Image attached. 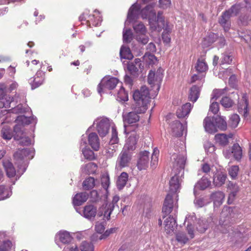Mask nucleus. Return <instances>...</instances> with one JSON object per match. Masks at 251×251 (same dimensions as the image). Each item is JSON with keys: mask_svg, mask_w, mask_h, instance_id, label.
Returning a JSON list of instances; mask_svg holds the SVG:
<instances>
[{"mask_svg": "<svg viewBox=\"0 0 251 251\" xmlns=\"http://www.w3.org/2000/svg\"><path fill=\"white\" fill-rule=\"evenodd\" d=\"M133 98L136 103L137 112L140 113H144L147 109L151 99L148 87L143 86L139 90L135 91Z\"/></svg>", "mask_w": 251, "mask_h": 251, "instance_id": "nucleus-1", "label": "nucleus"}, {"mask_svg": "<svg viewBox=\"0 0 251 251\" xmlns=\"http://www.w3.org/2000/svg\"><path fill=\"white\" fill-rule=\"evenodd\" d=\"M233 208L231 207H224L221 213L219 220L220 230L223 233L229 232L231 228V224L234 217Z\"/></svg>", "mask_w": 251, "mask_h": 251, "instance_id": "nucleus-2", "label": "nucleus"}, {"mask_svg": "<svg viewBox=\"0 0 251 251\" xmlns=\"http://www.w3.org/2000/svg\"><path fill=\"white\" fill-rule=\"evenodd\" d=\"M241 10L240 4H235L231 7L230 9L223 13L219 20V24L223 27L224 30L226 32L229 30L230 27V19L233 15H237Z\"/></svg>", "mask_w": 251, "mask_h": 251, "instance_id": "nucleus-3", "label": "nucleus"}, {"mask_svg": "<svg viewBox=\"0 0 251 251\" xmlns=\"http://www.w3.org/2000/svg\"><path fill=\"white\" fill-rule=\"evenodd\" d=\"M94 13L95 14L90 13L88 11L83 12L79 17L82 24L90 27L98 26L101 21L100 14L96 11Z\"/></svg>", "mask_w": 251, "mask_h": 251, "instance_id": "nucleus-4", "label": "nucleus"}, {"mask_svg": "<svg viewBox=\"0 0 251 251\" xmlns=\"http://www.w3.org/2000/svg\"><path fill=\"white\" fill-rule=\"evenodd\" d=\"M133 29L136 33V39L143 44H147L149 41V38L147 36V28L142 23H135L133 25Z\"/></svg>", "mask_w": 251, "mask_h": 251, "instance_id": "nucleus-5", "label": "nucleus"}, {"mask_svg": "<svg viewBox=\"0 0 251 251\" xmlns=\"http://www.w3.org/2000/svg\"><path fill=\"white\" fill-rule=\"evenodd\" d=\"M132 152L122 150L117 161V166L120 169L128 167L132 159Z\"/></svg>", "mask_w": 251, "mask_h": 251, "instance_id": "nucleus-6", "label": "nucleus"}, {"mask_svg": "<svg viewBox=\"0 0 251 251\" xmlns=\"http://www.w3.org/2000/svg\"><path fill=\"white\" fill-rule=\"evenodd\" d=\"M119 83V80L115 77L109 79L103 78L98 86V92L101 94L106 89H113Z\"/></svg>", "mask_w": 251, "mask_h": 251, "instance_id": "nucleus-7", "label": "nucleus"}, {"mask_svg": "<svg viewBox=\"0 0 251 251\" xmlns=\"http://www.w3.org/2000/svg\"><path fill=\"white\" fill-rule=\"evenodd\" d=\"M150 152L144 151L140 152L137 163V167L140 171L146 170L148 167Z\"/></svg>", "mask_w": 251, "mask_h": 251, "instance_id": "nucleus-8", "label": "nucleus"}, {"mask_svg": "<svg viewBox=\"0 0 251 251\" xmlns=\"http://www.w3.org/2000/svg\"><path fill=\"white\" fill-rule=\"evenodd\" d=\"M163 77V70L159 69L156 73L151 71L148 75V81L150 85H159Z\"/></svg>", "mask_w": 251, "mask_h": 251, "instance_id": "nucleus-9", "label": "nucleus"}, {"mask_svg": "<svg viewBox=\"0 0 251 251\" xmlns=\"http://www.w3.org/2000/svg\"><path fill=\"white\" fill-rule=\"evenodd\" d=\"M153 4H149L140 11L142 18L148 19L150 24H151V20H155L156 18V12L153 9Z\"/></svg>", "mask_w": 251, "mask_h": 251, "instance_id": "nucleus-10", "label": "nucleus"}, {"mask_svg": "<svg viewBox=\"0 0 251 251\" xmlns=\"http://www.w3.org/2000/svg\"><path fill=\"white\" fill-rule=\"evenodd\" d=\"M249 101L246 94H244L242 97V99L238 103V111L243 115L244 117H247L249 113Z\"/></svg>", "mask_w": 251, "mask_h": 251, "instance_id": "nucleus-11", "label": "nucleus"}, {"mask_svg": "<svg viewBox=\"0 0 251 251\" xmlns=\"http://www.w3.org/2000/svg\"><path fill=\"white\" fill-rule=\"evenodd\" d=\"M173 207V197L171 195L168 194L165 198L162 207V213L164 214L163 218L169 215L172 211Z\"/></svg>", "mask_w": 251, "mask_h": 251, "instance_id": "nucleus-12", "label": "nucleus"}, {"mask_svg": "<svg viewBox=\"0 0 251 251\" xmlns=\"http://www.w3.org/2000/svg\"><path fill=\"white\" fill-rule=\"evenodd\" d=\"M226 174L221 171L217 170L214 173L213 183L217 187H221L225 184L226 179Z\"/></svg>", "mask_w": 251, "mask_h": 251, "instance_id": "nucleus-13", "label": "nucleus"}, {"mask_svg": "<svg viewBox=\"0 0 251 251\" xmlns=\"http://www.w3.org/2000/svg\"><path fill=\"white\" fill-rule=\"evenodd\" d=\"M138 139V137L135 134L130 135L127 138L123 150L132 152L136 148Z\"/></svg>", "mask_w": 251, "mask_h": 251, "instance_id": "nucleus-14", "label": "nucleus"}, {"mask_svg": "<svg viewBox=\"0 0 251 251\" xmlns=\"http://www.w3.org/2000/svg\"><path fill=\"white\" fill-rule=\"evenodd\" d=\"M227 188L230 191L227 201L228 203L230 204L233 203L237 193L239 191L240 188L237 184L231 181H229Z\"/></svg>", "mask_w": 251, "mask_h": 251, "instance_id": "nucleus-15", "label": "nucleus"}, {"mask_svg": "<svg viewBox=\"0 0 251 251\" xmlns=\"http://www.w3.org/2000/svg\"><path fill=\"white\" fill-rule=\"evenodd\" d=\"M140 7L136 3L133 4L129 8L127 20L129 22H132L137 20L140 13Z\"/></svg>", "mask_w": 251, "mask_h": 251, "instance_id": "nucleus-16", "label": "nucleus"}, {"mask_svg": "<svg viewBox=\"0 0 251 251\" xmlns=\"http://www.w3.org/2000/svg\"><path fill=\"white\" fill-rule=\"evenodd\" d=\"M45 72L39 70L36 73L35 76L31 82L32 88H36L41 85L45 80Z\"/></svg>", "mask_w": 251, "mask_h": 251, "instance_id": "nucleus-17", "label": "nucleus"}, {"mask_svg": "<svg viewBox=\"0 0 251 251\" xmlns=\"http://www.w3.org/2000/svg\"><path fill=\"white\" fill-rule=\"evenodd\" d=\"M2 165L8 177L11 178L15 176L16 170L9 160L4 159L2 161Z\"/></svg>", "mask_w": 251, "mask_h": 251, "instance_id": "nucleus-18", "label": "nucleus"}, {"mask_svg": "<svg viewBox=\"0 0 251 251\" xmlns=\"http://www.w3.org/2000/svg\"><path fill=\"white\" fill-rule=\"evenodd\" d=\"M233 135L231 133L227 135L224 133L217 134L215 136V140L220 145L225 146L228 144L229 139L233 138Z\"/></svg>", "mask_w": 251, "mask_h": 251, "instance_id": "nucleus-19", "label": "nucleus"}, {"mask_svg": "<svg viewBox=\"0 0 251 251\" xmlns=\"http://www.w3.org/2000/svg\"><path fill=\"white\" fill-rule=\"evenodd\" d=\"M89 195L87 192L77 193L73 198V203L75 206H80L88 200Z\"/></svg>", "mask_w": 251, "mask_h": 251, "instance_id": "nucleus-20", "label": "nucleus"}, {"mask_svg": "<svg viewBox=\"0 0 251 251\" xmlns=\"http://www.w3.org/2000/svg\"><path fill=\"white\" fill-rule=\"evenodd\" d=\"M192 106L190 103L187 102L179 108L176 112L177 117L178 118H183L187 116L191 110Z\"/></svg>", "mask_w": 251, "mask_h": 251, "instance_id": "nucleus-21", "label": "nucleus"}, {"mask_svg": "<svg viewBox=\"0 0 251 251\" xmlns=\"http://www.w3.org/2000/svg\"><path fill=\"white\" fill-rule=\"evenodd\" d=\"M203 126L206 132L213 133L217 131L215 123H213L211 118L206 117L203 121Z\"/></svg>", "mask_w": 251, "mask_h": 251, "instance_id": "nucleus-22", "label": "nucleus"}, {"mask_svg": "<svg viewBox=\"0 0 251 251\" xmlns=\"http://www.w3.org/2000/svg\"><path fill=\"white\" fill-rule=\"evenodd\" d=\"M136 110V112H130L124 116V121L125 123L128 124H132L138 122L139 121L140 117Z\"/></svg>", "mask_w": 251, "mask_h": 251, "instance_id": "nucleus-23", "label": "nucleus"}, {"mask_svg": "<svg viewBox=\"0 0 251 251\" xmlns=\"http://www.w3.org/2000/svg\"><path fill=\"white\" fill-rule=\"evenodd\" d=\"M195 68L199 74H205L208 69V65L203 57L199 58L195 65Z\"/></svg>", "mask_w": 251, "mask_h": 251, "instance_id": "nucleus-24", "label": "nucleus"}, {"mask_svg": "<svg viewBox=\"0 0 251 251\" xmlns=\"http://www.w3.org/2000/svg\"><path fill=\"white\" fill-rule=\"evenodd\" d=\"M173 156L174 160L173 167L177 169H183L186 162L185 157L180 154H174Z\"/></svg>", "mask_w": 251, "mask_h": 251, "instance_id": "nucleus-25", "label": "nucleus"}, {"mask_svg": "<svg viewBox=\"0 0 251 251\" xmlns=\"http://www.w3.org/2000/svg\"><path fill=\"white\" fill-rule=\"evenodd\" d=\"M88 142L92 148L97 151L100 149V141L99 137L96 133H91L88 136Z\"/></svg>", "mask_w": 251, "mask_h": 251, "instance_id": "nucleus-26", "label": "nucleus"}, {"mask_svg": "<svg viewBox=\"0 0 251 251\" xmlns=\"http://www.w3.org/2000/svg\"><path fill=\"white\" fill-rule=\"evenodd\" d=\"M97 211V209L96 207L93 205L89 204L84 207L83 213L86 218L90 219L96 216Z\"/></svg>", "mask_w": 251, "mask_h": 251, "instance_id": "nucleus-27", "label": "nucleus"}, {"mask_svg": "<svg viewBox=\"0 0 251 251\" xmlns=\"http://www.w3.org/2000/svg\"><path fill=\"white\" fill-rule=\"evenodd\" d=\"M165 229L167 233H170L173 232L176 226V221L173 216H170L164 221Z\"/></svg>", "mask_w": 251, "mask_h": 251, "instance_id": "nucleus-28", "label": "nucleus"}, {"mask_svg": "<svg viewBox=\"0 0 251 251\" xmlns=\"http://www.w3.org/2000/svg\"><path fill=\"white\" fill-rule=\"evenodd\" d=\"M210 198L215 205L219 206L222 204L224 201L225 194L221 191H217L212 193Z\"/></svg>", "mask_w": 251, "mask_h": 251, "instance_id": "nucleus-29", "label": "nucleus"}, {"mask_svg": "<svg viewBox=\"0 0 251 251\" xmlns=\"http://www.w3.org/2000/svg\"><path fill=\"white\" fill-rule=\"evenodd\" d=\"M109 124L108 123L100 121L97 126L98 132L101 137H104L108 132Z\"/></svg>", "mask_w": 251, "mask_h": 251, "instance_id": "nucleus-30", "label": "nucleus"}, {"mask_svg": "<svg viewBox=\"0 0 251 251\" xmlns=\"http://www.w3.org/2000/svg\"><path fill=\"white\" fill-rule=\"evenodd\" d=\"M128 179V175L126 172H122L118 176L116 184L118 188L122 189L126 185Z\"/></svg>", "mask_w": 251, "mask_h": 251, "instance_id": "nucleus-31", "label": "nucleus"}, {"mask_svg": "<svg viewBox=\"0 0 251 251\" xmlns=\"http://www.w3.org/2000/svg\"><path fill=\"white\" fill-rule=\"evenodd\" d=\"M200 94V88L196 85L192 86L189 91V100L194 102L197 101Z\"/></svg>", "mask_w": 251, "mask_h": 251, "instance_id": "nucleus-32", "label": "nucleus"}, {"mask_svg": "<svg viewBox=\"0 0 251 251\" xmlns=\"http://www.w3.org/2000/svg\"><path fill=\"white\" fill-rule=\"evenodd\" d=\"M231 153L235 160L240 161L242 157V150L237 143L234 144L231 148Z\"/></svg>", "mask_w": 251, "mask_h": 251, "instance_id": "nucleus-33", "label": "nucleus"}, {"mask_svg": "<svg viewBox=\"0 0 251 251\" xmlns=\"http://www.w3.org/2000/svg\"><path fill=\"white\" fill-rule=\"evenodd\" d=\"M180 189V183L177 175L172 176L170 180V190L172 193H176Z\"/></svg>", "mask_w": 251, "mask_h": 251, "instance_id": "nucleus-34", "label": "nucleus"}, {"mask_svg": "<svg viewBox=\"0 0 251 251\" xmlns=\"http://www.w3.org/2000/svg\"><path fill=\"white\" fill-rule=\"evenodd\" d=\"M113 203L106 204L105 206L100 208V212L101 213V215H103L104 218H105L107 220H109L110 218V215L113 210Z\"/></svg>", "mask_w": 251, "mask_h": 251, "instance_id": "nucleus-35", "label": "nucleus"}, {"mask_svg": "<svg viewBox=\"0 0 251 251\" xmlns=\"http://www.w3.org/2000/svg\"><path fill=\"white\" fill-rule=\"evenodd\" d=\"M216 126V128H218L221 130L225 131L227 128V124L225 119L220 116H218L214 119Z\"/></svg>", "mask_w": 251, "mask_h": 251, "instance_id": "nucleus-36", "label": "nucleus"}, {"mask_svg": "<svg viewBox=\"0 0 251 251\" xmlns=\"http://www.w3.org/2000/svg\"><path fill=\"white\" fill-rule=\"evenodd\" d=\"M29 153V150L27 149H19L14 154V158L16 160H22L26 157Z\"/></svg>", "mask_w": 251, "mask_h": 251, "instance_id": "nucleus-37", "label": "nucleus"}, {"mask_svg": "<svg viewBox=\"0 0 251 251\" xmlns=\"http://www.w3.org/2000/svg\"><path fill=\"white\" fill-rule=\"evenodd\" d=\"M12 194L10 188L3 185H0V201L9 198Z\"/></svg>", "mask_w": 251, "mask_h": 251, "instance_id": "nucleus-38", "label": "nucleus"}, {"mask_svg": "<svg viewBox=\"0 0 251 251\" xmlns=\"http://www.w3.org/2000/svg\"><path fill=\"white\" fill-rule=\"evenodd\" d=\"M59 240L64 244H68L71 242L73 239L70 233L66 231H60L58 233Z\"/></svg>", "mask_w": 251, "mask_h": 251, "instance_id": "nucleus-39", "label": "nucleus"}, {"mask_svg": "<svg viewBox=\"0 0 251 251\" xmlns=\"http://www.w3.org/2000/svg\"><path fill=\"white\" fill-rule=\"evenodd\" d=\"M120 54L122 58L131 60L133 57L130 49L125 46H122L121 48Z\"/></svg>", "mask_w": 251, "mask_h": 251, "instance_id": "nucleus-40", "label": "nucleus"}, {"mask_svg": "<svg viewBox=\"0 0 251 251\" xmlns=\"http://www.w3.org/2000/svg\"><path fill=\"white\" fill-rule=\"evenodd\" d=\"M22 126L20 125H17L14 127L13 137L15 140H20L25 135V133L22 129Z\"/></svg>", "mask_w": 251, "mask_h": 251, "instance_id": "nucleus-41", "label": "nucleus"}, {"mask_svg": "<svg viewBox=\"0 0 251 251\" xmlns=\"http://www.w3.org/2000/svg\"><path fill=\"white\" fill-rule=\"evenodd\" d=\"M1 133L3 139L6 140H10L13 137V133L12 129L8 126H3Z\"/></svg>", "mask_w": 251, "mask_h": 251, "instance_id": "nucleus-42", "label": "nucleus"}, {"mask_svg": "<svg viewBox=\"0 0 251 251\" xmlns=\"http://www.w3.org/2000/svg\"><path fill=\"white\" fill-rule=\"evenodd\" d=\"M117 99L119 101H127L128 100V93L122 86H121L120 89L118 90Z\"/></svg>", "mask_w": 251, "mask_h": 251, "instance_id": "nucleus-43", "label": "nucleus"}, {"mask_svg": "<svg viewBox=\"0 0 251 251\" xmlns=\"http://www.w3.org/2000/svg\"><path fill=\"white\" fill-rule=\"evenodd\" d=\"M163 13L161 11H159L157 13V24L158 30L164 29V28L167 27L166 25L164 17L162 16Z\"/></svg>", "mask_w": 251, "mask_h": 251, "instance_id": "nucleus-44", "label": "nucleus"}, {"mask_svg": "<svg viewBox=\"0 0 251 251\" xmlns=\"http://www.w3.org/2000/svg\"><path fill=\"white\" fill-rule=\"evenodd\" d=\"M95 185V179L92 177L86 178L83 182L82 186L84 190H89L92 189Z\"/></svg>", "mask_w": 251, "mask_h": 251, "instance_id": "nucleus-45", "label": "nucleus"}, {"mask_svg": "<svg viewBox=\"0 0 251 251\" xmlns=\"http://www.w3.org/2000/svg\"><path fill=\"white\" fill-rule=\"evenodd\" d=\"M159 153V150L157 148H155L153 151L151 162V166L153 168H155L157 165Z\"/></svg>", "mask_w": 251, "mask_h": 251, "instance_id": "nucleus-46", "label": "nucleus"}, {"mask_svg": "<svg viewBox=\"0 0 251 251\" xmlns=\"http://www.w3.org/2000/svg\"><path fill=\"white\" fill-rule=\"evenodd\" d=\"M118 146L117 145H110L109 144L108 146L105 149V155L107 158H111L113 157L117 150Z\"/></svg>", "mask_w": 251, "mask_h": 251, "instance_id": "nucleus-47", "label": "nucleus"}, {"mask_svg": "<svg viewBox=\"0 0 251 251\" xmlns=\"http://www.w3.org/2000/svg\"><path fill=\"white\" fill-rule=\"evenodd\" d=\"M211 184V181L206 177H202L197 183V186L201 190H204Z\"/></svg>", "mask_w": 251, "mask_h": 251, "instance_id": "nucleus-48", "label": "nucleus"}, {"mask_svg": "<svg viewBox=\"0 0 251 251\" xmlns=\"http://www.w3.org/2000/svg\"><path fill=\"white\" fill-rule=\"evenodd\" d=\"M84 158L89 160H93L96 159L94 152L89 148H85L82 151Z\"/></svg>", "mask_w": 251, "mask_h": 251, "instance_id": "nucleus-49", "label": "nucleus"}, {"mask_svg": "<svg viewBox=\"0 0 251 251\" xmlns=\"http://www.w3.org/2000/svg\"><path fill=\"white\" fill-rule=\"evenodd\" d=\"M101 184L102 187L107 191L110 185V177L107 173H105L101 175Z\"/></svg>", "mask_w": 251, "mask_h": 251, "instance_id": "nucleus-50", "label": "nucleus"}, {"mask_svg": "<svg viewBox=\"0 0 251 251\" xmlns=\"http://www.w3.org/2000/svg\"><path fill=\"white\" fill-rule=\"evenodd\" d=\"M119 142V138L118 137V132L116 129V126H113L112 127L111 131V137L110 138L109 144L113 145L118 144Z\"/></svg>", "mask_w": 251, "mask_h": 251, "instance_id": "nucleus-51", "label": "nucleus"}, {"mask_svg": "<svg viewBox=\"0 0 251 251\" xmlns=\"http://www.w3.org/2000/svg\"><path fill=\"white\" fill-rule=\"evenodd\" d=\"M176 241L182 245L185 244L188 241V238L183 232H178L176 235Z\"/></svg>", "mask_w": 251, "mask_h": 251, "instance_id": "nucleus-52", "label": "nucleus"}, {"mask_svg": "<svg viewBox=\"0 0 251 251\" xmlns=\"http://www.w3.org/2000/svg\"><path fill=\"white\" fill-rule=\"evenodd\" d=\"M239 122V116L236 114H234L230 117L229 125L232 128H235L238 126Z\"/></svg>", "mask_w": 251, "mask_h": 251, "instance_id": "nucleus-53", "label": "nucleus"}, {"mask_svg": "<svg viewBox=\"0 0 251 251\" xmlns=\"http://www.w3.org/2000/svg\"><path fill=\"white\" fill-rule=\"evenodd\" d=\"M239 171V166L237 165H233L229 168L228 172L229 176L233 179H235L238 174Z\"/></svg>", "mask_w": 251, "mask_h": 251, "instance_id": "nucleus-54", "label": "nucleus"}, {"mask_svg": "<svg viewBox=\"0 0 251 251\" xmlns=\"http://www.w3.org/2000/svg\"><path fill=\"white\" fill-rule=\"evenodd\" d=\"M15 121L18 123L17 125H20L22 126L25 125H29L31 123L30 118L25 117L24 115H21L17 117Z\"/></svg>", "mask_w": 251, "mask_h": 251, "instance_id": "nucleus-55", "label": "nucleus"}, {"mask_svg": "<svg viewBox=\"0 0 251 251\" xmlns=\"http://www.w3.org/2000/svg\"><path fill=\"white\" fill-rule=\"evenodd\" d=\"M198 224V225L197 226V229L201 233L205 232L208 228L209 226L208 223L206 220H200Z\"/></svg>", "mask_w": 251, "mask_h": 251, "instance_id": "nucleus-56", "label": "nucleus"}, {"mask_svg": "<svg viewBox=\"0 0 251 251\" xmlns=\"http://www.w3.org/2000/svg\"><path fill=\"white\" fill-rule=\"evenodd\" d=\"M171 127L173 132L175 133L176 135H178L180 134V133L177 134V132L181 131L182 128V125L180 121L178 120L174 121L171 124Z\"/></svg>", "mask_w": 251, "mask_h": 251, "instance_id": "nucleus-57", "label": "nucleus"}, {"mask_svg": "<svg viewBox=\"0 0 251 251\" xmlns=\"http://www.w3.org/2000/svg\"><path fill=\"white\" fill-rule=\"evenodd\" d=\"M79 250L81 251H94V246L91 243L83 241L79 246Z\"/></svg>", "mask_w": 251, "mask_h": 251, "instance_id": "nucleus-58", "label": "nucleus"}, {"mask_svg": "<svg viewBox=\"0 0 251 251\" xmlns=\"http://www.w3.org/2000/svg\"><path fill=\"white\" fill-rule=\"evenodd\" d=\"M133 38V33L130 29H126L123 31V41L124 42L129 43Z\"/></svg>", "mask_w": 251, "mask_h": 251, "instance_id": "nucleus-59", "label": "nucleus"}, {"mask_svg": "<svg viewBox=\"0 0 251 251\" xmlns=\"http://www.w3.org/2000/svg\"><path fill=\"white\" fill-rule=\"evenodd\" d=\"M221 103L224 107L230 108L233 105L234 102L230 98L225 97L221 100Z\"/></svg>", "mask_w": 251, "mask_h": 251, "instance_id": "nucleus-60", "label": "nucleus"}, {"mask_svg": "<svg viewBox=\"0 0 251 251\" xmlns=\"http://www.w3.org/2000/svg\"><path fill=\"white\" fill-rule=\"evenodd\" d=\"M170 32L171 30L168 27H166L162 34V38L164 43L168 44L170 42Z\"/></svg>", "mask_w": 251, "mask_h": 251, "instance_id": "nucleus-61", "label": "nucleus"}, {"mask_svg": "<svg viewBox=\"0 0 251 251\" xmlns=\"http://www.w3.org/2000/svg\"><path fill=\"white\" fill-rule=\"evenodd\" d=\"M12 247V244L10 241H5L0 246V251H10Z\"/></svg>", "mask_w": 251, "mask_h": 251, "instance_id": "nucleus-62", "label": "nucleus"}, {"mask_svg": "<svg viewBox=\"0 0 251 251\" xmlns=\"http://www.w3.org/2000/svg\"><path fill=\"white\" fill-rule=\"evenodd\" d=\"M205 75L203 74H194L191 76L190 83H193L198 80H203Z\"/></svg>", "mask_w": 251, "mask_h": 251, "instance_id": "nucleus-63", "label": "nucleus"}, {"mask_svg": "<svg viewBox=\"0 0 251 251\" xmlns=\"http://www.w3.org/2000/svg\"><path fill=\"white\" fill-rule=\"evenodd\" d=\"M127 70L132 75L136 74L138 71V68L133 62H130L127 64Z\"/></svg>", "mask_w": 251, "mask_h": 251, "instance_id": "nucleus-64", "label": "nucleus"}]
</instances>
